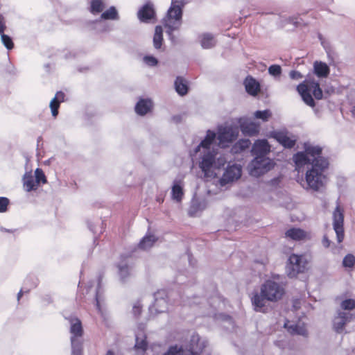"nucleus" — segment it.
I'll use <instances>...</instances> for the list:
<instances>
[{
	"mask_svg": "<svg viewBox=\"0 0 355 355\" xmlns=\"http://www.w3.org/2000/svg\"><path fill=\"white\" fill-rule=\"evenodd\" d=\"M207 315H209V316L216 317V313L214 311H211V312L207 313Z\"/></svg>",
	"mask_w": 355,
	"mask_h": 355,
	"instance_id": "obj_56",
	"label": "nucleus"
},
{
	"mask_svg": "<svg viewBox=\"0 0 355 355\" xmlns=\"http://www.w3.org/2000/svg\"><path fill=\"white\" fill-rule=\"evenodd\" d=\"M289 77L292 80H298L303 78V75L300 71L292 70L289 72Z\"/></svg>",
	"mask_w": 355,
	"mask_h": 355,
	"instance_id": "obj_48",
	"label": "nucleus"
},
{
	"mask_svg": "<svg viewBox=\"0 0 355 355\" xmlns=\"http://www.w3.org/2000/svg\"><path fill=\"white\" fill-rule=\"evenodd\" d=\"M216 305H217L218 308H220L221 305H223V303L222 302L220 297L218 296L215 297L212 299L211 306L215 307Z\"/></svg>",
	"mask_w": 355,
	"mask_h": 355,
	"instance_id": "obj_50",
	"label": "nucleus"
},
{
	"mask_svg": "<svg viewBox=\"0 0 355 355\" xmlns=\"http://www.w3.org/2000/svg\"><path fill=\"white\" fill-rule=\"evenodd\" d=\"M163 42V29L161 26H157L153 36V46L155 49H159Z\"/></svg>",
	"mask_w": 355,
	"mask_h": 355,
	"instance_id": "obj_35",
	"label": "nucleus"
},
{
	"mask_svg": "<svg viewBox=\"0 0 355 355\" xmlns=\"http://www.w3.org/2000/svg\"><path fill=\"white\" fill-rule=\"evenodd\" d=\"M198 42L203 49H212L217 43L215 36L211 33H202L199 34Z\"/></svg>",
	"mask_w": 355,
	"mask_h": 355,
	"instance_id": "obj_20",
	"label": "nucleus"
},
{
	"mask_svg": "<svg viewBox=\"0 0 355 355\" xmlns=\"http://www.w3.org/2000/svg\"><path fill=\"white\" fill-rule=\"evenodd\" d=\"M207 347V341L200 337L198 334H193L190 338L187 350L200 353Z\"/></svg>",
	"mask_w": 355,
	"mask_h": 355,
	"instance_id": "obj_18",
	"label": "nucleus"
},
{
	"mask_svg": "<svg viewBox=\"0 0 355 355\" xmlns=\"http://www.w3.org/2000/svg\"><path fill=\"white\" fill-rule=\"evenodd\" d=\"M239 135V129L237 127L232 125H220L218 128V139L219 146L225 148L229 144L232 143L236 139Z\"/></svg>",
	"mask_w": 355,
	"mask_h": 355,
	"instance_id": "obj_9",
	"label": "nucleus"
},
{
	"mask_svg": "<svg viewBox=\"0 0 355 355\" xmlns=\"http://www.w3.org/2000/svg\"><path fill=\"white\" fill-rule=\"evenodd\" d=\"M8 204L9 200L7 198L0 197V212L6 211Z\"/></svg>",
	"mask_w": 355,
	"mask_h": 355,
	"instance_id": "obj_47",
	"label": "nucleus"
},
{
	"mask_svg": "<svg viewBox=\"0 0 355 355\" xmlns=\"http://www.w3.org/2000/svg\"><path fill=\"white\" fill-rule=\"evenodd\" d=\"M35 180L37 185L42 182L43 184L46 182V178L43 171L41 168H37L35 171Z\"/></svg>",
	"mask_w": 355,
	"mask_h": 355,
	"instance_id": "obj_44",
	"label": "nucleus"
},
{
	"mask_svg": "<svg viewBox=\"0 0 355 355\" xmlns=\"http://www.w3.org/2000/svg\"><path fill=\"white\" fill-rule=\"evenodd\" d=\"M89 10L94 15L101 13L105 8L104 0H89Z\"/></svg>",
	"mask_w": 355,
	"mask_h": 355,
	"instance_id": "obj_31",
	"label": "nucleus"
},
{
	"mask_svg": "<svg viewBox=\"0 0 355 355\" xmlns=\"http://www.w3.org/2000/svg\"><path fill=\"white\" fill-rule=\"evenodd\" d=\"M162 355H181V347L178 345L171 346L168 351Z\"/></svg>",
	"mask_w": 355,
	"mask_h": 355,
	"instance_id": "obj_46",
	"label": "nucleus"
},
{
	"mask_svg": "<svg viewBox=\"0 0 355 355\" xmlns=\"http://www.w3.org/2000/svg\"><path fill=\"white\" fill-rule=\"evenodd\" d=\"M285 236L293 241H300L308 238L309 234L302 229L292 227L285 232Z\"/></svg>",
	"mask_w": 355,
	"mask_h": 355,
	"instance_id": "obj_25",
	"label": "nucleus"
},
{
	"mask_svg": "<svg viewBox=\"0 0 355 355\" xmlns=\"http://www.w3.org/2000/svg\"><path fill=\"white\" fill-rule=\"evenodd\" d=\"M70 324V338L82 339L83 329L81 321L75 316L66 318Z\"/></svg>",
	"mask_w": 355,
	"mask_h": 355,
	"instance_id": "obj_16",
	"label": "nucleus"
},
{
	"mask_svg": "<svg viewBox=\"0 0 355 355\" xmlns=\"http://www.w3.org/2000/svg\"><path fill=\"white\" fill-rule=\"evenodd\" d=\"M270 137L276 139L285 148H293L296 142V137L285 131H272Z\"/></svg>",
	"mask_w": 355,
	"mask_h": 355,
	"instance_id": "obj_13",
	"label": "nucleus"
},
{
	"mask_svg": "<svg viewBox=\"0 0 355 355\" xmlns=\"http://www.w3.org/2000/svg\"><path fill=\"white\" fill-rule=\"evenodd\" d=\"M343 223L344 211L338 204L333 212V227L339 243L343 242L345 236Z\"/></svg>",
	"mask_w": 355,
	"mask_h": 355,
	"instance_id": "obj_10",
	"label": "nucleus"
},
{
	"mask_svg": "<svg viewBox=\"0 0 355 355\" xmlns=\"http://www.w3.org/2000/svg\"><path fill=\"white\" fill-rule=\"evenodd\" d=\"M183 3L179 0H172L171 5L168 10L166 17L163 19V24L169 39L174 42L175 36L173 32L178 30L182 25Z\"/></svg>",
	"mask_w": 355,
	"mask_h": 355,
	"instance_id": "obj_5",
	"label": "nucleus"
},
{
	"mask_svg": "<svg viewBox=\"0 0 355 355\" xmlns=\"http://www.w3.org/2000/svg\"><path fill=\"white\" fill-rule=\"evenodd\" d=\"M344 268L353 270L355 267V256L351 253L346 254L342 261Z\"/></svg>",
	"mask_w": 355,
	"mask_h": 355,
	"instance_id": "obj_39",
	"label": "nucleus"
},
{
	"mask_svg": "<svg viewBox=\"0 0 355 355\" xmlns=\"http://www.w3.org/2000/svg\"><path fill=\"white\" fill-rule=\"evenodd\" d=\"M284 327L291 334L300 335L303 336H307V331L304 324L300 320H298L297 322L288 320L284 323Z\"/></svg>",
	"mask_w": 355,
	"mask_h": 355,
	"instance_id": "obj_17",
	"label": "nucleus"
},
{
	"mask_svg": "<svg viewBox=\"0 0 355 355\" xmlns=\"http://www.w3.org/2000/svg\"><path fill=\"white\" fill-rule=\"evenodd\" d=\"M135 347L138 354L141 353L142 355H148L150 349L148 347L145 336H140L136 335V343Z\"/></svg>",
	"mask_w": 355,
	"mask_h": 355,
	"instance_id": "obj_30",
	"label": "nucleus"
},
{
	"mask_svg": "<svg viewBox=\"0 0 355 355\" xmlns=\"http://www.w3.org/2000/svg\"><path fill=\"white\" fill-rule=\"evenodd\" d=\"M241 175V166L240 164H229L223 176L218 180L221 187L238 180Z\"/></svg>",
	"mask_w": 355,
	"mask_h": 355,
	"instance_id": "obj_11",
	"label": "nucleus"
},
{
	"mask_svg": "<svg viewBox=\"0 0 355 355\" xmlns=\"http://www.w3.org/2000/svg\"><path fill=\"white\" fill-rule=\"evenodd\" d=\"M106 355H114V354L112 350H108Z\"/></svg>",
	"mask_w": 355,
	"mask_h": 355,
	"instance_id": "obj_57",
	"label": "nucleus"
},
{
	"mask_svg": "<svg viewBox=\"0 0 355 355\" xmlns=\"http://www.w3.org/2000/svg\"><path fill=\"white\" fill-rule=\"evenodd\" d=\"M93 288L94 291L95 293L96 309H98L99 313H103L101 303L103 301V296L101 277H98L96 279H94L92 282H90L88 287L89 291H92Z\"/></svg>",
	"mask_w": 355,
	"mask_h": 355,
	"instance_id": "obj_14",
	"label": "nucleus"
},
{
	"mask_svg": "<svg viewBox=\"0 0 355 355\" xmlns=\"http://www.w3.org/2000/svg\"><path fill=\"white\" fill-rule=\"evenodd\" d=\"M64 94L62 92H58L55 97L50 101L49 107L53 117L55 118L58 116L60 103L64 101Z\"/></svg>",
	"mask_w": 355,
	"mask_h": 355,
	"instance_id": "obj_28",
	"label": "nucleus"
},
{
	"mask_svg": "<svg viewBox=\"0 0 355 355\" xmlns=\"http://www.w3.org/2000/svg\"><path fill=\"white\" fill-rule=\"evenodd\" d=\"M355 321V299L344 298L339 304L332 320L333 329L337 334L347 333L345 327Z\"/></svg>",
	"mask_w": 355,
	"mask_h": 355,
	"instance_id": "obj_4",
	"label": "nucleus"
},
{
	"mask_svg": "<svg viewBox=\"0 0 355 355\" xmlns=\"http://www.w3.org/2000/svg\"><path fill=\"white\" fill-rule=\"evenodd\" d=\"M175 87L176 92L181 96L185 95L187 93L188 87L186 80L182 78H177L175 81Z\"/></svg>",
	"mask_w": 355,
	"mask_h": 355,
	"instance_id": "obj_36",
	"label": "nucleus"
},
{
	"mask_svg": "<svg viewBox=\"0 0 355 355\" xmlns=\"http://www.w3.org/2000/svg\"><path fill=\"white\" fill-rule=\"evenodd\" d=\"M141 304L140 303V302H136L134 304H133V306H132V312L134 313L135 315H137L139 314H140L141 311Z\"/></svg>",
	"mask_w": 355,
	"mask_h": 355,
	"instance_id": "obj_49",
	"label": "nucleus"
},
{
	"mask_svg": "<svg viewBox=\"0 0 355 355\" xmlns=\"http://www.w3.org/2000/svg\"><path fill=\"white\" fill-rule=\"evenodd\" d=\"M241 130L243 134L248 136L256 135L259 133L260 129V124L257 122L253 121L250 119L241 118L239 121Z\"/></svg>",
	"mask_w": 355,
	"mask_h": 355,
	"instance_id": "obj_15",
	"label": "nucleus"
},
{
	"mask_svg": "<svg viewBox=\"0 0 355 355\" xmlns=\"http://www.w3.org/2000/svg\"><path fill=\"white\" fill-rule=\"evenodd\" d=\"M322 243L323 246L325 248H329L331 243V241L328 239L327 236H324Z\"/></svg>",
	"mask_w": 355,
	"mask_h": 355,
	"instance_id": "obj_51",
	"label": "nucleus"
},
{
	"mask_svg": "<svg viewBox=\"0 0 355 355\" xmlns=\"http://www.w3.org/2000/svg\"><path fill=\"white\" fill-rule=\"evenodd\" d=\"M322 151L319 146L305 144L304 150L293 155L295 169L298 172L306 171L304 178L300 182L305 190L321 192L325 188L329 162L321 156Z\"/></svg>",
	"mask_w": 355,
	"mask_h": 355,
	"instance_id": "obj_1",
	"label": "nucleus"
},
{
	"mask_svg": "<svg viewBox=\"0 0 355 355\" xmlns=\"http://www.w3.org/2000/svg\"><path fill=\"white\" fill-rule=\"evenodd\" d=\"M1 231H5V232H10V230H6V229H4V228H1Z\"/></svg>",
	"mask_w": 355,
	"mask_h": 355,
	"instance_id": "obj_58",
	"label": "nucleus"
},
{
	"mask_svg": "<svg viewBox=\"0 0 355 355\" xmlns=\"http://www.w3.org/2000/svg\"><path fill=\"white\" fill-rule=\"evenodd\" d=\"M22 295H23V292H22V291L21 290V291L18 293V294H17V300H18V301H19V300H20V298L21 297Z\"/></svg>",
	"mask_w": 355,
	"mask_h": 355,
	"instance_id": "obj_55",
	"label": "nucleus"
},
{
	"mask_svg": "<svg viewBox=\"0 0 355 355\" xmlns=\"http://www.w3.org/2000/svg\"><path fill=\"white\" fill-rule=\"evenodd\" d=\"M216 137V132L208 130L205 139L195 149V153H199L198 166L206 178H216L217 171L232 159L230 154L219 150L214 144Z\"/></svg>",
	"mask_w": 355,
	"mask_h": 355,
	"instance_id": "obj_2",
	"label": "nucleus"
},
{
	"mask_svg": "<svg viewBox=\"0 0 355 355\" xmlns=\"http://www.w3.org/2000/svg\"><path fill=\"white\" fill-rule=\"evenodd\" d=\"M0 34H1V42L4 45V46L8 50L12 49L14 46V44L12 42L11 37L10 36L4 34L3 32Z\"/></svg>",
	"mask_w": 355,
	"mask_h": 355,
	"instance_id": "obj_43",
	"label": "nucleus"
},
{
	"mask_svg": "<svg viewBox=\"0 0 355 355\" xmlns=\"http://www.w3.org/2000/svg\"><path fill=\"white\" fill-rule=\"evenodd\" d=\"M153 107V101L149 98H141L137 103L135 110L140 116H144L150 112Z\"/></svg>",
	"mask_w": 355,
	"mask_h": 355,
	"instance_id": "obj_23",
	"label": "nucleus"
},
{
	"mask_svg": "<svg viewBox=\"0 0 355 355\" xmlns=\"http://www.w3.org/2000/svg\"><path fill=\"white\" fill-rule=\"evenodd\" d=\"M140 21L148 22L155 17L154 6L152 3L148 2L144 5L137 13Z\"/></svg>",
	"mask_w": 355,
	"mask_h": 355,
	"instance_id": "obj_19",
	"label": "nucleus"
},
{
	"mask_svg": "<svg viewBox=\"0 0 355 355\" xmlns=\"http://www.w3.org/2000/svg\"><path fill=\"white\" fill-rule=\"evenodd\" d=\"M297 307H298L297 302H295L294 308L297 309Z\"/></svg>",
	"mask_w": 355,
	"mask_h": 355,
	"instance_id": "obj_59",
	"label": "nucleus"
},
{
	"mask_svg": "<svg viewBox=\"0 0 355 355\" xmlns=\"http://www.w3.org/2000/svg\"><path fill=\"white\" fill-rule=\"evenodd\" d=\"M184 182L182 180H175L171 187V198L177 202H180L184 197Z\"/></svg>",
	"mask_w": 355,
	"mask_h": 355,
	"instance_id": "obj_22",
	"label": "nucleus"
},
{
	"mask_svg": "<svg viewBox=\"0 0 355 355\" xmlns=\"http://www.w3.org/2000/svg\"><path fill=\"white\" fill-rule=\"evenodd\" d=\"M268 73L275 78H279L282 74V69L279 64H272L268 67Z\"/></svg>",
	"mask_w": 355,
	"mask_h": 355,
	"instance_id": "obj_42",
	"label": "nucleus"
},
{
	"mask_svg": "<svg viewBox=\"0 0 355 355\" xmlns=\"http://www.w3.org/2000/svg\"><path fill=\"white\" fill-rule=\"evenodd\" d=\"M297 91L301 96L303 101L311 107L315 106V101L311 94L316 99H322L323 96L322 90L320 85L315 81H304L297 87Z\"/></svg>",
	"mask_w": 355,
	"mask_h": 355,
	"instance_id": "obj_6",
	"label": "nucleus"
},
{
	"mask_svg": "<svg viewBox=\"0 0 355 355\" xmlns=\"http://www.w3.org/2000/svg\"><path fill=\"white\" fill-rule=\"evenodd\" d=\"M181 347V355H198L199 353L194 352L192 351H189L187 349H184L182 347Z\"/></svg>",
	"mask_w": 355,
	"mask_h": 355,
	"instance_id": "obj_52",
	"label": "nucleus"
},
{
	"mask_svg": "<svg viewBox=\"0 0 355 355\" xmlns=\"http://www.w3.org/2000/svg\"><path fill=\"white\" fill-rule=\"evenodd\" d=\"M250 141L249 139H241L239 140L235 145L231 148L232 153H239L242 150L249 148Z\"/></svg>",
	"mask_w": 355,
	"mask_h": 355,
	"instance_id": "obj_38",
	"label": "nucleus"
},
{
	"mask_svg": "<svg viewBox=\"0 0 355 355\" xmlns=\"http://www.w3.org/2000/svg\"><path fill=\"white\" fill-rule=\"evenodd\" d=\"M101 19L104 20H119V15L114 6H111L108 9L101 12L100 16Z\"/></svg>",
	"mask_w": 355,
	"mask_h": 355,
	"instance_id": "obj_33",
	"label": "nucleus"
},
{
	"mask_svg": "<svg viewBox=\"0 0 355 355\" xmlns=\"http://www.w3.org/2000/svg\"><path fill=\"white\" fill-rule=\"evenodd\" d=\"M285 293L282 284L274 279L266 280L261 286V293H255L252 298V303L256 311H261L265 306V300L277 302L282 299Z\"/></svg>",
	"mask_w": 355,
	"mask_h": 355,
	"instance_id": "obj_3",
	"label": "nucleus"
},
{
	"mask_svg": "<svg viewBox=\"0 0 355 355\" xmlns=\"http://www.w3.org/2000/svg\"><path fill=\"white\" fill-rule=\"evenodd\" d=\"M157 240V238L155 235L148 234L141 240L139 248L142 250H148L153 246Z\"/></svg>",
	"mask_w": 355,
	"mask_h": 355,
	"instance_id": "obj_34",
	"label": "nucleus"
},
{
	"mask_svg": "<svg viewBox=\"0 0 355 355\" xmlns=\"http://www.w3.org/2000/svg\"><path fill=\"white\" fill-rule=\"evenodd\" d=\"M274 162L267 156H256L248 165L250 175L259 177L274 167Z\"/></svg>",
	"mask_w": 355,
	"mask_h": 355,
	"instance_id": "obj_7",
	"label": "nucleus"
},
{
	"mask_svg": "<svg viewBox=\"0 0 355 355\" xmlns=\"http://www.w3.org/2000/svg\"><path fill=\"white\" fill-rule=\"evenodd\" d=\"M270 151V146L266 139L256 141L252 146V153L256 156H266Z\"/></svg>",
	"mask_w": 355,
	"mask_h": 355,
	"instance_id": "obj_21",
	"label": "nucleus"
},
{
	"mask_svg": "<svg viewBox=\"0 0 355 355\" xmlns=\"http://www.w3.org/2000/svg\"><path fill=\"white\" fill-rule=\"evenodd\" d=\"M143 62L148 67H155L158 64V60L155 57L147 55L144 56Z\"/></svg>",
	"mask_w": 355,
	"mask_h": 355,
	"instance_id": "obj_45",
	"label": "nucleus"
},
{
	"mask_svg": "<svg viewBox=\"0 0 355 355\" xmlns=\"http://www.w3.org/2000/svg\"><path fill=\"white\" fill-rule=\"evenodd\" d=\"M308 261L304 255L292 254L286 266V272L289 277H295L299 273L304 272L306 269Z\"/></svg>",
	"mask_w": 355,
	"mask_h": 355,
	"instance_id": "obj_8",
	"label": "nucleus"
},
{
	"mask_svg": "<svg viewBox=\"0 0 355 355\" xmlns=\"http://www.w3.org/2000/svg\"><path fill=\"white\" fill-rule=\"evenodd\" d=\"M272 113L269 110H266L263 111H256L254 113V116L257 119H260L263 122L268 121L269 119L271 117Z\"/></svg>",
	"mask_w": 355,
	"mask_h": 355,
	"instance_id": "obj_40",
	"label": "nucleus"
},
{
	"mask_svg": "<svg viewBox=\"0 0 355 355\" xmlns=\"http://www.w3.org/2000/svg\"><path fill=\"white\" fill-rule=\"evenodd\" d=\"M288 21H289L290 23L293 24L294 25H297V23H298V21H297V18H295V17H290V18L288 19Z\"/></svg>",
	"mask_w": 355,
	"mask_h": 355,
	"instance_id": "obj_54",
	"label": "nucleus"
},
{
	"mask_svg": "<svg viewBox=\"0 0 355 355\" xmlns=\"http://www.w3.org/2000/svg\"><path fill=\"white\" fill-rule=\"evenodd\" d=\"M104 21V19H101L100 17L97 20L92 21L91 23L92 25V28L96 31L97 33L110 31L112 29L111 26Z\"/></svg>",
	"mask_w": 355,
	"mask_h": 355,
	"instance_id": "obj_32",
	"label": "nucleus"
},
{
	"mask_svg": "<svg viewBox=\"0 0 355 355\" xmlns=\"http://www.w3.org/2000/svg\"><path fill=\"white\" fill-rule=\"evenodd\" d=\"M155 301L149 310L150 313H163L168 309L166 294L164 291H159L154 294Z\"/></svg>",
	"mask_w": 355,
	"mask_h": 355,
	"instance_id": "obj_12",
	"label": "nucleus"
},
{
	"mask_svg": "<svg viewBox=\"0 0 355 355\" xmlns=\"http://www.w3.org/2000/svg\"><path fill=\"white\" fill-rule=\"evenodd\" d=\"M352 113H353L354 116H355V107H354V109L352 110Z\"/></svg>",
	"mask_w": 355,
	"mask_h": 355,
	"instance_id": "obj_60",
	"label": "nucleus"
},
{
	"mask_svg": "<svg viewBox=\"0 0 355 355\" xmlns=\"http://www.w3.org/2000/svg\"><path fill=\"white\" fill-rule=\"evenodd\" d=\"M5 29H6V25H5L3 17L1 15H0V33H2L3 32H4Z\"/></svg>",
	"mask_w": 355,
	"mask_h": 355,
	"instance_id": "obj_53",
	"label": "nucleus"
},
{
	"mask_svg": "<svg viewBox=\"0 0 355 355\" xmlns=\"http://www.w3.org/2000/svg\"><path fill=\"white\" fill-rule=\"evenodd\" d=\"M313 72L318 78H327L330 73L329 67L322 61H315L313 62Z\"/></svg>",
	"mask_w": 355,
	"mask_h": 355,
	"instance_id": "obj_27",
	"label": "nucleus"
},
{
	"mask_svg": "<svg viewBox=\"0 0 355 355\" xmlns=\"http://www.w3.org/2000/svg\"><path fill=\"white\" fill-rule=\"evenodd\" d=\"M22 181L24 189L27 192L36 190L38 187L31 171H26L24 173Z\"/></svg>",
	"mask_w": 355,
	"mask_h": 355,
	"instance_id": "obj_26",
	"label": "nucleus"
},
{
	"mask_svg": "<svg viewBox=\"0 0 355 355\" xmlns=\"http://www.w3.org/2000/svg\"><path fill=\"white\" fill-rule=\"evenodd\" d=\"M246 92L252 95L256 96L260 91L259 83L252 77H247L244 81Z\"/></svg>",
	"mask_w": 355,
	"mask_h": 355,
	"instance_id": "obj_29",
	"label": "nucleus"
},
{
	"mask_svg": "<svg viewBox=\"0 0 355 355\" xmlns=\"http://www.w3.org/2000/svg\"><path fill=\"white\" fill-rule=\"evenodd\" d=\"M119 275L121 279L124 281L129 275V268L126 262H122L118 265Z\"/></svg>",
	"mask_w": 355,
	"mask_h": 355,
	"instance_id": "obj_41",
	"label": "nucleus"
},
{
	"mask_svg": "<svg viewBox=\"0 0 355 355\" xmlns=\"http://www.w3.org/2000/svg\"><path fill=\"white\" fill-rule=\"evenodd\" d=\"M207 207V202L205 199H200L194 197L191 202L188 213L191 216H196Z\"/></svg>",
	"mask_w": 355,
	"mask_h": 355,
	"instance_id": "obj_24",
	"label": "nucleus"
},
{
	"mask_svg": "<svg viewBox=\"0 0 355 355\" xmlns=\"http://www.w3.org/2000/svg\"><path fill=\"white\" fill-rule=\"evenodd\" d=\"M71 345V355H82L83 339L70 338Z\"/></svg>",
	"mask_w": 355,
	"mask_h": 355,
	"instance_id": "obj_37",
	"label": "nucleus"
}]
</instances>
